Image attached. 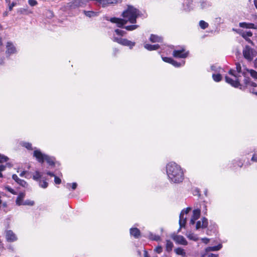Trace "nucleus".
<instances>
[{
	"label": "nucleus",
	"instance_id": "nucleus-1",
	"mask_svg": "<svg viewBox=\"0 0 257 257\" xmlns=\"http://www.w3.org/2000/svg\"><path fill=\"white\" fill-rule=\"evenodd\" d=\"M140 15V11L139 10L135 8L134 7L128 6L127 10L123 12L121 16L127 19H123L115 17L111 18L110 19L106 18L107 21H109L112 23H115L119 28H124V26L128 22L132 24H136L137 23V19Z\"/></svg>",
	"mask_w": 257,
	"mask_h": 257
},
{
	"label": "nucleus",
	"instance_id": "nucleus-2",
	"mask_svg": "<svg viewBox=\"0 0 257 257\" xmlns=\"http://www.w3.org/2000/svg\"><path fill=\"white\" fill-rule=\"evenodd\" d=\"M166 171L170 180L174 183L182 182L184 173L181 167L175 162H170L166 166Z\"/></svg>",
	"mask_w": 257,
	"mask_h": 257
},
{
	"label": "nucleus",
	"instance_id": "nucleus-3",
	"mask_svg": "<svg viewBox=\"0 0 257 257\" xmlns=\"http://www.w3.org/2000/svg\"><path fill=\"white\" fill-rule=\"evenodd\" d=\"M33 156L37 159V161L41 163H43L44 161H46L49 165L55 166V158L47 155L42 154L40 150L34 151Z\"/></svg>",
	"mask_w": 257,
	"mask_h": 257
},
{
	"label": "nucleus",
	"instance_id": "nucleus-4",
	"mask_svg": "<svg viewBox=\"0 0 257 257\" xmlns=\"http://www.w3.org/2000/svg\"><path fill=\"white\" fill-rule=\"evenodd\" d=\"M89 0H73L67 4L69 9H75L79 7H83L86 5Z\"/></svg>",
	"mask_w": 257,
	"mask_h": 257
},
{
	"label": "nucleus",
	"instance_id": "nucleus-5",
	"mask_svg": "<svg viewBox=\"0 0 257 257\" xmlns=\"http://www.w3.org/2000/svg\"><path fill=\"white\" fill-rule=\"evenodd\" d=\"M113 40L121 45L129 47L130 49H132L136 45L135 42H132L126 39L114 37Z\"/></svg>",
	"mask_w": 257,
	"mask_h": 257
},
{
	"label": "nucleus",
	"instance_id": "nucleus-6",
	"mask_svg": "<svg viewBox=\"0 0 257 257\" xmlns=\"http://www.w3.org/2000/svg\"><path fill=\"white\" fill-rule=\"evenodd\" d=\"M242 54L244 58L248 61H251L254 57L253 49L249 46H245L243 50Z\"/></svg>",
	"mask_w": 257,
	"mask_h": 257
},
{
	"label": "nucleus",
	"instance_id": "nucleus-7",
	"mask_svg": "<svg viewBox=\"0 0 257 257\" xmlns=\"http://www.w3.org/2000/svg\"><path fill=\"white\" fill-rule=\"evenodd\" d=\"M191 210L190 207H188L186 209L183 210L180 214V219H179V225H180V229L184 227L186 222V218L184 217V213L187 214Z\"/></svg>",
	"mask_w": 257,
	"mask_h": 257
},
{
	"label": "nucleus",
	"instance_id": "nucleus-8",
	"mask_svg": "<svg viewBox=\"0 0 257 257\" xmlns=\"http://www.w3.org/2000/svg\"><path fill=\"white\" fill-rule=\"evenodd\" d=\"M172 55L175 58H185L188 56V52H185L184 49L175 50L173 51Z\"/></svg>",
	"mask_w": 257,
	"mask_h": 257
},
{
	"label": "nucleus",
	"instance_id": "nucleus-9",
	"mask_svg": "<svg viewBox=\"0 0 257 257\" xmlns=\"http://www.w3.org/2000/svg\"><path fill=\"white\" fill-rule=\"evenodd\" d=\"M238 33L247 42L253 45V42L248 38L252 36V33L251 31L244 32L242 30L238 32Z\"/></svg>",
	"mask_w": 257,
	"mask_h": 257
},
{
	"label": "nucleus",
	"instance_id": "nucleus-10",
	"mask_svg": "<svg viewBox=\"0 0 257 257\" xmlns=\"http://www.w3.org/2000/svg\"><path fill=\"white\" fill-rule=\"evenodd\" d=\"M202 221H198L196 224V229H199L200 228H206L208 226V220L205 217H203L202 218Z\"/></svg>",
	"mask_w": 257,
	"mask_h": 257
},
{
	"label": "nucleus",
	"instance_id": "nucleus-11",
	"mask_svg": "<svg viewBox=\"0 0 257 257\" xmlns=\"http://www.w3.org/2000/svg\"><path fill=\"white\" fill-rule=\"evenodd\" d=\"M6 239L9 242H14L17 240V237L12 230H9L6 232Z\"/></svg>",
	"mask_w": 257,
	"mask_h": 257
},
{
	"label": "nucleus",
	"instance_id": "nucleus-12",
	"mask_svg": "<svg viewBox=\"0 0 257 257\" xmlns=\"http://www.w3.org/2000/svg\"><path fill=\"white\" fill-rule=\"evenodd\" d=\"M173 239L178 244L182 245H187L188 243L186 239L181 235H175L173 237Z\"/></svg>",
	"mask_w": 257,
	"mask_h": 257
},
{
	"label": "nucleus",
	"instance_id": "nucleus-13",
	"mask_svg": "<svg viewBox=\"0 0 257 257\" xmlns=\"http://www.w3.org/2000/svg\"><path fill=\"white\" fill-rule=\"evenodd\" d=\"M130 231L131 235L135 238H139L141 236L140 229L137 227L131 228Z\"/></svg>",
	"mask_w": 257,
	"mask_h": 257
},
{
	"label": "nucleus",
	"instance_id": "nucleus-14",
	"mask_svg": "<svg viewBox=\"0 0 257 257\" xmlns=\"http://www.w3.org/2000/svg\"><path fill=\"white\" fill-rule=\"evenodd\" d=\"M12 178L20 186L23 187H26L28 186L27 183L24 180L20 179L17 175L14 174Z\"/></svg>",
	"mask_w": 257,
	"mask_h": 257
},
{
	"label": "nucleus",
	"instance_id": "nucleus-15",
	"mask_svg": "<svg viewBox=\"0 0 257 257\" xmlns=\"http://www.w3.org/2000/svg\"><path fill=\"white\" fill-rule=\"evenodd\" d=\"M16 52V49L11 42H8L7 44L6 53L9 54H14Z\"/></svg>",
	"mask_w": 257,
	"mask_h": 257
},
{
	"label": "nucleus",
	"instance_id": "nucleus-16",
	"mask_svg": "<svg viewBox=\"0 0 257 257\" xmlns=\"http://www.w3.org/2000/svg\"><path fill=\"white\" fill-rule=\"evenodd\" d=\"M26 194L25 192H20L16 200V204L20 206L22 205L23 202H24L23 199L24 198Z\"/></svg>",
	"mask_w": 257,
	"mask_h": 257
},
{
	"label": "nucleus",
	"instance_id": "nucleus-17",
	"mask_svg": "<svg viewBox=\"0 0 257 257\" xmlns=\"http://www.w3.org/2000/svg\"><path fill=\"white\" fill-rule=\"evenodd\" d=\"M239 26L241 28L246 29H256V27L253 23H247L246 22H242L239 24Z\"/></svg>",
	"mask_w": 257,
	"mask_h": 257
},
{
	"label": "nucleus",
	"instance_id": "nucleus-18",
	"mask_svg": "<svg viewBox=\"0 0 257 257\" xmlns=\"http://www.w3.org/2000/svg\"><path fill=\"white\" fill-rule=\"evenodd\" d=\"M144 47L149 51H153L159 49L160 45L159 44L151 45L146 44L144 45Z\"/></svg>",
	"mask_w": 257,
	"mask_h": 257
},
{
	"label": "nucleus",
	"instance_id": "nucleus-19",
	"mask_svg": "<svg viewBox=\"0 0 257 257\" xmlns=\"http://www.w3.org/2000/svg\"><path fill=\"white\" fill-rule=\"evenodd\" d=\"M150 40L153 43L161 42L162 41V38L157 35L152 34L150 36Z\"/></svg>",
	"mask_w": 257,
	"mask_h": 257
},
{
	"label": "nucleus",
	"instance_id": "nucleus-20",
	"mask_svg": "<svg viewBox=\"0 0 257 257\" xmlns=\"http://www.w3.org/2000/svg\"><path fill=\"white\" fill-rule=\"evenodd\" d=\"M83 13L86 16L88 17L89 18L95 17L96 16H97V15H98L97 12H95L93 11H84Z\"/></svg>",
	"mask_w": 257,
	"mask_h": 257
},
{
	"label": "nucleus",
	"instance_id": "nucleus-21",
	"mask_svg": "<svg viewBox=\"0 0 257 257\" xmlns=\"http://www.w3.org/2000/svg\"><path fill=\"white\" fill-rule=\"evenodd\" d=\"M246 71L250 73V76L254 79L257 80V72L253 69H246Z\"/></svg>",
	"mask_w": 257,
	"mask_h": 257
},
{
	"label": "nucleus",
	"instance_id": "nucleus-22",
	"mask_svg": "<svg viewBox=\"0 0 257 257\" xmlns=\"http://www.w3.org/2000/svg\"><path fill=\"white\" fill-rule=\"evenodd\" d=\"M200 216V210L199 209H195L193 211V215L192 217L194 219H198Z\"/></svg>",
	"mask_w": 257,
	"mask_h": 257
},
{
	"label": "nucleus",
	"instance_id": "nucleus-23",
	"mask_svg": "<svg viewBox=\"0 0 257 257\" xmlns=\"http://www.w3.org/2000/svg\"><path fill=\"white\" fill-rule=\"evenodd\" d=\"M222 247L221 244L216 246L208 247L206 248L207 251H217L219 250Z\"/></svg>",
	"mask_w": 257,
	"mask_h": 257
},
{
	"label": "nucleus",
	"instance_id": "nucleus-24",
	"mask_svg": "<svg viewBox=\"0 0 257 257\" xmlns=\"http://www.w3.org/2000/svg\"><path fill=\"white\" fill-rule=\"evenodd\" d=\"M212 77L213 80L216 82H219L222 79V76L220 74H213Z\"/></svg>",
	"mask_w": 257,
	"mask_h": 257
},
{
	"label": "nucleus",
	"instance_id": "nucleus-25",
	"mask_svg": "<svg viewBox=\"0 0 257 257\" xmlns=\"http://www.w3.org/2000/svg\"><path fill=\"white\" fill-rule=\"evenodd\" d=\"M173 247V244L170 240H167L166 242V250L167 251H170L172 250V248Z\"/></svg>",
	"mask_w": 257,
	"mask_h": 257
},
{
	"label": "nucleus",
	"instance_id": "nucleus-26",
	"mask_svg": "<svg viewBox=\"0 0 257 257\" xmlns=\"http://www.w3.org/2000/svg\"><path fill=\"white\" fill-rule=\"evenodd\" d=\"M175 252L177 254L181 255L182 256L185 255V252L184 250L180 247H178L175 249Z\"/></svg>",
	"mask_w": 257,
	"mask_h": 257
},
{
	"label": "nucleus",
	"instance_id": "nucleus-27",
	"mask_svg": "<svg viewBox=\"0 0 257 257\" xmlns=\"http://www.w3.org/2000/svg\"><path fill=\"white\" fill-rule=\"evenodd\" d=\"M150 238L153 240L159 241L161 239V237L159 235L151 233L150 234Z\"/></svg>",
	"mask_w": 257,
	"mask_h": 257
},
{
	"label": "nucleus",
	"instance_id": "nucleus-28",
	"mask_svg": "<svg viewBox=\"0 0 257 257\" xmlns=\"http://www.w3.org/2000/svg\"><path fill=\"white\" fill-rule=\"evenodd\" d=\"M199 26L202 29H205L208 27L209 25L207 23L201 20L199 22Z\"/></svg>",
	"mask_w": 257,
	"mask_h": 257
},
{
	"label": "nucleus",
	"instance_id": "nucleus-29",
	"mask_svg": "<svg viewBox=\"0 0 257 257\" xmlns=\"http://www.w3.org/2000/svg\"><path fill=\"white\" fill-rule=\"evenodd\" d=\"M184 63H185L184 62H183L182 63L178 62L177 61H176L173 59L171 64L176 67H179L181 66L182 65H184Z\"/></svg>",
	"mask_w": 257,
	"mask_h": 257
},
{
	"label": "nucleus",
	"instance_id": "nucleus-30",
	"mask_svg": "<svg viewBox=\"0 0 257 257\" xmlns=\"http://www.w3.org/2000/svg\"><path fill=\"white\" fill-rule=\"evenodd\" d=\"M35 204L34 201L27 200L23 202L22 205L33 206Z\"/></svg>",
	"mask_w": 257,
	"mask_h": 257
},
{
	"label": "nucleus",
	"instance_id": "nucleus-31",
	"mask_svg": "<svg viewBox=\"0 0 257 257\" xmlns=\"http://www.w3.org/2000/svg\"><path fill=\"white\" fill-rule=\"evenodd\" d=\"M9 160V158L4 155L0 154V163L7 162Z\"/></svg>",
	"mask_w": 257,
	"mask_h": 257
},
{
	"label": "nucleus",
	"instance_id": "nucleus-32",
	"mask_svg": "<svg viewBox=\"0 0 257 257\" xmlns=\"http://www.w3.org/2000/svg\"><path fill=\"white\" fill-rule=\"evenodd\" d=\"M138 27V25H131V26H124V28L127 31H133L135 29H136Z\"/></svg>",
	"mask_w": 257,
	"mask_h": 257
},
{
	"label": "nucleus",
	"instance_id": "nucleus-33",
	"mask_svg": "<svg viewBox=\"0 0 257 257\" xmlns=\"http://www.w3.org/2000/svg\"><path fill=\"white\" fill-rule=\"evenodd\" d=\"M114 31L117 35L121 36H123L126 34L125 31L119 29H115Z\"/></svg>",
	"mask_w": 257,
	"mask_h": 257
},
{
	"label": "nucleus",
	"instance_id": "nucleus-34",
	"mask_svg": "<svg viewBox=\"0 0 257 257\" xmlns=\"http://www.w3.org/2000/svg\"><path fill=\"white\" fill-rule=\"evenodd\" d=\"M235 71L234 70H233V69H230L228 71V73L232 76H233L235 78V80L236 79H239V77L240 76L238 74H236L235 73Z\"/></svg>",
	"mask_w": 257,
	"mask_h": 257
},
{
	"label": "nucleus",
	"instance_id": "nucleus-35",
	"mask_svg": "<svg viewBox=\"0 0 257 257\" xmlns=\"http://www.w3.org/2000/svg\"><path fill=\"white\" fill-rule=\"evenodd\" d=\"M23 146L27 148L29 150H32V145L31 143L28 142H25L23 144Z\"/></svg>",
	"mask_w": 257,
	"mask_h": 257
},
{
	"label": "nucleus",
	"instance_id": "nucleus-36",
	"mask_svg": "<svg viewBox=\"0 0 257 257\" xmlns=\"http://www.w3.org/2000/svg\"><path fill=\"white\" fill-rule=\"evenodd\" d=\"M187 237L191 240H194V241H197L198 240V238L193 233H190L187 235Z\"/></svg>",
	"mask_w": 257,
	"mask_h": 257
},
{
	"label": "nucleus",
	"instance_id": "nucleus-37",
	"mask_svg": "<svg viewBox=\"0 0 257 257\" xmlns=\"http://www.w3.org/2000/svg\"><path fill=\"white\" fill-rule=\"evenodd\" d=\"M48 183L44 180H40L39 182V185L43 188H46L48 186Z\"/></svg>",
	"mask_w": 257,
	"mask_h": 257
},
{
	"label": "nucleus",
	"instance_id": "nucleus-38",
	"mask_svg": "<svg viewBox=\"0 0 257 257\" xmlns=\"http://www.w3.org/2000/svg\"><path fill=\"white\" fill-rule=\"evenodd\" d=\"M41 177L40 173L38 171H36L35 175H33V179L35 180L38 181Z\"/></svg>",
	"mask_w": 257,
	"mask_h": 257
},
{
	"label": "nucleus",
	"instance_id": "nucleus-39",
	"mask_svg": "<svg viewBox=\"0 0 257 257\" xmlns=\"http://www.w3.org/2000/svg\"><path fill=\"white\" fill-rule=\"evenodd\" d=\"M5 189L7 191H8L9 192H10V193H11L12 194H13L14 195H16L17 194V193L13 189H12L11 187H10L9 186H6L5 187Z\"/></svg>",
	"mask_w": 257,
	"mask_h": 257
},
{
	"label": "nucleus",
	"instance_id": "nucleus-40",
	"mask_svg": "<svg viewBox=\"0 0 257 257\" xmlns=\"http://www.w3.org/2000/svg\"><path fill=\"white\" fill-rule=\"evenodd\" d=\"M162 59L165 62H167V63H171L172 61H173V59L172 58H170V57H162Z\"/></svg>",
	"mask_w": 257,
	"mask_h": 257
},
{
	"label": "nucleus",
	"instance_id": "nucleus-41",
	"mask_svg": "<svg viewBox=\"0 0 257 257\" xmlns=\"http://www.w3.org/2000/svg\"><path fill=\"white\" fill-rule=\"evenodd\" d=\"M236 71L238 73H242L241 72V67L240 64L239 63H236Z\"/></svg>",
	"mask_w": 257,
	"mask_h": 257
},
{
	"label": "nucleus",
	"instance_id": "nucleus-42",
	"mask_svg": "<svg viewBox=\"0 0 257 257\" xmlns=\"http://www.w3.org/2000/svg\"><path fill=\"white\" fill-rule=\"evenodd\" d=\"M256 89L257 87H251L248 89L250 93H252L257 96V91H256Z\"/></svg>",
	"mask_w": 257,
	"mask_h": 257
},
{
	"label": "nucleus",
	"instance_id": "nucleus-43",
	"mask_svg": "<svg viewBox=\"0 0 257 257\" xmlns=\"http://www.w3.org/2000/svg\"><path fill=\"white\" fill-rule=\"evenodd\" d=\"M28 3L32 7L37 5L38 4L36 0H29Z\"/></svg>",
	"mask_w": 257,
	"mask_h": 257
},
{
	"label": "nucleus",
	"instance_id": "nucleus-44",
	"mask_svg": "<svg viewBox=\"0 0 257 257\" xmlns=\"http://www.w3.org/2000/svg\"><path fill=\"white\" fill-rule=\"evenodd\" d=\"M155 251L158 253H161L163 251L162 246H158L156 247V248L155 249Z\"/></svg>",
	"mask_w": 257,
	"mask_h": 257
},
{
	"label": "nucleus",
	"instance_id": "nucleus-45",
	"mask_svg": "<svg viewBox=\"0 0 257 257\" xmlns=\"http://www.w3.org/2000/svg\"><path fill=\"white\" fill-rule=\"evenodd\" d=\"M54 182L56 184H60L61 183V180L59 177L55 176Z\"/></svg>",
	"mask_w": 257,
	"mask_h": 257
},
{
	"label": "nucleus",
	"instance_id": "nucleus-46",
	"mask_svg": "<svg viewBox=\"0 0 257 257\" xmlns=\"http://www.w3.org/2000/svg\"><path fill=\"white\" fill-rule=\"evenodd\" d=\"M235 163L240 168L242 167L243 164V163L240 160L236 161Z\"/></svg>",
	"mask_w": 257,
	"mask_h": 257
},
{
	"label": "nucleus",
	"instance_id": "nucleus-47",
	"mask_svg": "<svg viewBox=\"0 0 257 257\" xmlns=\"http://www.w3.org/2000/svg\"><path fill=\"white\" fill-rule=\"evenodd\" d=\"M251 160L257 162V154H254L252 157Z\"/></svg>",
	"mask_w": 257,
	"mask_h": 257
},
{
	"label": "nucleus",
	"instance_id": "nucleus-48",
	"mask_svg": "<svg viewBox=\"0 0 257 257\" xmlns=\"http://www.w3.org/2000/svg\"><path fill=\"white\" fill-rule=\"evenodd\" d=\"M203 257H217V256L214 254L211 253L208 255H203Z\"/></svg>",
	"mask_w": 257,
	"mask_h": 257
},
{
	"label": "nucleus",
	"instance_id": "nucleus-49",
	"mask_svg": "<svg viewBox=\"0 0 257 257\" xmlns=\"http://www.w3.org/2000/svg\"><path fill=\"white\" fill-rule=\"evenodd\" d=\"M9 10L10 11H12V9H13V8L16 5V3H12V4H9Z\"/></svg>",
	"mask_w": 257,
	"mask_h": 257
},
{
	"label": "nucleus",
	"instance_id": "nucleus-50",
	"mask_svg": "<svg viewBox=\"0 0 257 257\" xmlns=\"http://www.w3.org/2000/svg\"><path fill=\"white\" fill-rule=\"evenodd\" d=\"M6 166H5V165H0V172L4 171L6 169Z\"/></svg>",
	"mask_w": 257,
	"mask_h": 257
},
{
	"label": "nucleus",
	"instance_id": "nucleus-51",
	"mask_svg": "<svg viewBox=\"0 0 257 257\" xmlns=\"http://www.w3.org/2000/svg\"><path fill=\"white\" fill-rule=\"evenodd\" d=\"M77 186V184L76 183H73L72 184L71 187H72V188L73 190H75Z\"/></svg>",
	"mask_w": 257,
	"mask_h": 257
},
{
	"label": "nucleus",
	"instance_id": "nucleus-52",
	"mask_svg": "<svg viewBox=\"0 0 257 257\" xmlns=\"http://www.w3.org/2000/svg\"><path fill=\"white\" fill-rule=\"evenodd\" d=\"M196 220V219H194L193 218L191 217V220L190 221V224H195Z\"/></svg>",
	"mask_w": 257,
	"mask_h": 257
},
{
	"label": "nucleus",
	"instance_id": "nucleus-53",
	"mask_svg": "<svg viewBox=\"0 0 257 257\" xmlns=\"http://www.w3.org/2000/svg\"><path fill=\"white\" fill-rule=\"evenodd\" d=\"M202 240L205 243H207L209 242V239L208 238H203L202 239Z\"/></svg>",
	"mask_w": 257,
	"mask_h": 257
},
{
	"label": "nucleus",
	"instance_id": "nucleus-54",
	"mask_svg": "<svg viewBox=\"0 0 257 257\" xmlns=\"http://www.w3.org/2000/svg\"><path fill=\"white\" fill-rule=\"evenodd\" d=\"M254 67L255 68H257V58L254 61Z\"/></svg>",
	"mask_w": 257,
	"mask_h": 257
},
{
	"label": "nucleus",
	"instance_id": "nucleus-55",
	"mask_svg": "<svg viewBox=\"0 0 257 257\" xmlns=\"http://www.w3.org/2000/svg\"><path fill=\"white\" fill-rule=\"evenodd\" d=\"M144 257H150L147 251H144Z\"/></svg>",
	"mask_w": 257,
	"mask_h": 257
},
{
	"label": "nucleus",
	"instance_id": "nucleus-56",
	"mask_svg": "<svg viewBox=\"0 0 257 257\" xmlns=\"http://www.w3.org/2000/svg\"><path fill=\"white\" fill-rule=\"evenodd\" d=\"M47 174L50 176H55L53 173H52L51 172H48L47 173Z\"/></svg>",
	"mask_w": 257,
	"mask_h": 257
},
{
	"label": "nucleus",
	"instance_id": "nucleus-57",
	"mask_svg": "<svg viewBox=\"0 0 257 257\" xmlns=\"http://www.w3.org/2000/svg\"><path fill=\"white\" fill-rule=\"evenodd\" d=\"M26 173V171H23V172H22L20 174V176L21 177H23V176L25 175V174Z\"/></svg>",
	"mask_w": 257,
	"mask_h": 257
},
{
	"label": "nucleus",
	"instance_id": "nucleus-58",
	"mask_svg": "<svg viewBox=\"0 0 257 257\" xmlns=\"http://www.w3.org/2000/svg\"><path fill=\"white\" fill-rule=\"evenodd\" d=\"M254 4L256 9H257V0H254Z\"/></svg>",
	"mask_w": 257,
	"mask_h": 257
},
{
	"label": "nucleus",
	"instance_id": "nucleus-59",
	"mask_svg": "<svg viewBox=\"0 0 257 257\" xmlns=\"http://www.w3.org/2000/svg\"><path fill=\"white\" fill-rule=\"evenodd\" d=\"M7 166H8L9 167H12V165L10 163H7L6 165H5Z\"/></svg>",
	"mask_w": 257,
	"mask_h": 257
},
{
	"label": "nucleus",
	"instance_id": "nucleus-60",
	"mask_svg": "<svg viewBox=\"0 0 257 257\" xmlns=\"http://www.w3.org/2000/svg\"><path fill=\"white\" fill-rule=\"evenodd\" d=\"M2 45H3L2 39L1 37H0V46H2Z\"/></svg>",
	"mask_w": 257,
	"mask_h": 257
},
{
	"label": "nucleus",
	"instance_id": "nucleus-61",
	"mask_svg": "<svg viewBox=\"0 0 257 257\" xmlns=\"http://www.w3.org/2000/svg\"><path fill=\"white\" fill-rule=\"evenodd\" d=\"M7 3L10 4L11 3V0H6Z\"/></svg>",
	"mask_w": 257,
	"mask_h": 257
},
{
	"label": "nucleus",
	"instance_id": "nucleus-62",
	"mask_svg": "<svg viewBox=\"0 0 257 257\" xmlns=\"http://www.w3.org/2000/svg\"><path fill=\"white\" fill-rule=\"evenodd\" d=\"M3 30V26H2V25L0 24V31H2Z\"/></svg>",
	"mask_w": 257,
	"mask_h": 257
},
{
	"label": "nucleus",
	"instance_id": "nucleus-63",
	"mask_svg": "<svg viewBox=\"0 0 257 257\" xmlns=\"http://www.w3.org/2000/svg\"><path fill=\"white\" fill-rule=\"evenodd\" d=\"M3 177V174L1 172H0V178Z\"/></svg>",
	"mask_w": 257,
	"mask_h": 257
},
{
	"label": "nucleus",
	"instance_id": "nucleus-64",
	"mask_svg": "<svg viewBox=\"0 0 257 257\" xmlns=\"http://www.w3.org/2000/svg\"><path fill=\"white\" fill-rule=\"evenodd\" d=\"M4 206H6V203H4Z\"/></svg>",
	"mask_w": 257,
	"mask_h": 257
}]
</instances>
